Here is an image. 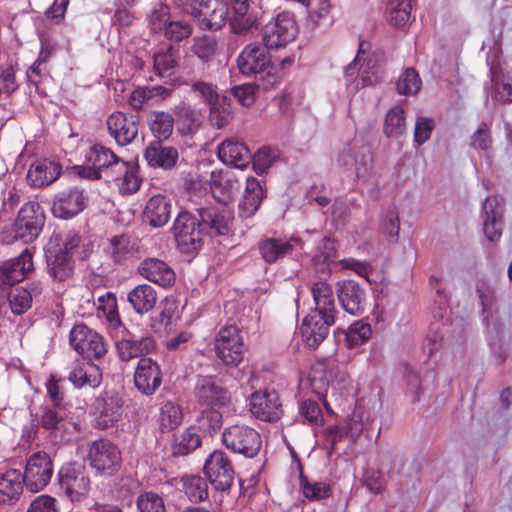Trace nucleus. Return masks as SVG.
<instances>
[{"label":"nucleus","mask_w":512,"mask_h":512,"mask_svg":"<svg viewBox=\"0 0 512 512\" xmlns=\"http://www.w3.org/2000/svg\"><path fill=\"white\" fill-rule=\"evenodd\" d=\"M406 129L404 111L396 106L390 109L384 123V134L387 137L398 138Z\"/></svg>","instance_id":"49"},{"label":"nucleus","mask_w":512,"mask_h":512,"mask_svg":"<svg viewBox=\"0 0 512 512\" xmlns=\"http://www.w3.org/2000/svg\"><path fill=\"white\" fill-rule=\"evenodd\" d=\"M266 47L256 44L247 45L237 58L238 69L245 76L264 79L270 74L271 60Z\"/></svg>","instance_id":"17"},{"label":"nucleus","mask_w":512,"mask_h":512,"mask_svg":"<svg viewBox=\"0 0 512 512\" xmlns=\"http://www.w3.org/2000/svg\"><path fill=\"white\" fill-rule=\"evenodd\" d=\"M315 309L303 319L300 326L302 341L309 348H317L335 323L336 306L333 290L326 282H316L311 289Z\"/></svg>","instance_id":"2"},{"label":"nucleus","mask_w":512,"mask_h":512,"mask_svg":"<svg viewBox=\"0 0 512 512\" xmlns=\"http://www.w3.org/2000/svg\"><path fill=\"white\" fill-rule=\"evenodd\" d=\"M195 418L197 429L212 436L217 433L223 424V416L218 408L197 407Z\"/></svg>","instance_id":"43"},{"label":"nucleus","mask_w":512,"mask_h":512,"mask_svg":"<svg viewBox=\"0 0 512 512\" xmlns=\"http://www.w3.org/2000/svg\"><path fill=\"white\" fill-rule=\"evenodd\" d=\"M371 326L363 321L353 323L346 333V341L350 348L362 345L371 336Z\"/></svg>","instance_id":"57"},{"label":"nucleus","mask_w":512,"mask_h":512,"mask_svg":"<svg viewBox=\"0 0 512 512\" xmlns=\"http://www.w3.org/2000/svg\"><path fill=\"white\" fill-rule=\"evenodd\" d=\"M171 201L164 195L151 197L144 209L143 217L152 227H162L171 217Z\"/></svg>","instance_id":"34"},{"label":"nucleus","mask_w":512,"mask_h":512,"mask_svg":"<svg viewBox=\"0 0 512 512\" xmlns=\"http://www.w3.org/2000/svg\"><path fill=\"white\" fill-rule=\"evenodd\" d=\"M171 93V88L160 85L138 87L131 93L128 101L131 107L139 110L143 108L145 104L166 99Z\"/></svg>","instance_id":"40"},{"label":"nucleus","mask_w":512,"mask_h":512,"mask_svg":"<svg viewBox=\"0 0 512 512\" xmlns=\"http://www.w3.org/2000/svg\"><path fill=\"white\" fill-rule=\"evenodd\" d=\"M225 447L246 458L255 457L261 448V436L252 427L244 424L228 426L222 433Z\"/></svg>","instance_id":"6"},{"label":"nucleus","mask_w":512,"mask_h":512,"mask_svg":"<svg viewBox=\"0 0 512 512\" xmlns=\"http://www.w3.org/2000/svg\"><path fill=\"white\" fill-rule=\"evenodd\" d=\"M240 188L239 182L234 176L211 174L210 182H203L201 179H193L190 182L189 193L191 201L193 196L202 197L208 191H211L213 196L222 203L229 202L233 195L238 192Z\"/></svg>","instance_id":"14"},{"label":"nucleus","mask_w":512,"mask_h":512,"mask_svg":"<svg viewBox=\"0 0 512 512\" xmlns=\"http://www.w3.org/2000/svg\"><path fill=\"white\" fill-rule=\"evenodd\" d=\"M87 196L77 187L58 193L52 205V213L61 219H70L79 214L86 206Z\"/></svg>","instance_id":"21"},{"label":"nucleus","mask_w":512,"mask_h":512,"mask_svg":"<svg viewBox=\"0 0 512 512\" xmlns=\"http://www.w3.org/2000/svg\"><path fill=\"white\" fill-rule=\"evenodd\" d=\"M24 482L18 469H9L0 475V504L12 505L22 494Z\"/></svg>","instance_id":"33"},{"label":"nucleus","mask_w":512,"mask_h":512,"mask_svg":"<svg viewBox=\"0 0 512 512\" xmlns=\"http://www.w3.org/2000/svg\"><path fill=\"white\" fill-rule=\"evenodd\" d=\"M120 335L115 340L117 355L121 361L150 354L155 349L154 339L150 336L137 337L132 332L120 327Z\"/></svg>","instance_id":"19"},{"label":"nucleus","mask_w":512,"mask_h":512,"mask_svg":"<svg viewBox=\"0 0 512 512\" xmlns=\"http://www.w3.org/2000/svg\"><path fill=\"white\" fill-rule=\"evenodd\" d=\"M298 34L294 14L282 11L276 14L262 29V41L268 49H278L292 42Z\"/></svg>","instance_id":"4"},{"label":"nucleus","mask_w":512,"mask_h":512,"mask_svg":"<svg viewBox=\"0 0 512 512\" xmlns=\"http://www.w3.org/2000/svg\"><path fill=\"white\" fill-rule=\"evenodd\" d=\"M47 267L50 276L57 281H66L73 274L72 255L46 249Z\"/></svg>","instance_id":"38"},{"label":"nucleus","mask_w":512,"mask_h":512,"mask_svg":"<svg viewBox=\"0 0 512 512\" xmlns=\"http://www.w3.org/2000/svg\"><path fill=\"white\" fill-rule=\"evenodd\" d=\"M59 490L72 502H80L89 495L91 481L86 467L77 461L64 463L57 473Z\"/></svg>","instance_id":"3"},{"label":"nucleus","mask_w":512,"mask_h":512,"mask_svg":"<svg viewBox=\"0 0 512 512\" xmlns=\"http://www.w3.org/2000/svg\"><path fill=\"white\" fill-rule=\"evenodd\" d=\"M183 490L188 499L198 503L208 498L207 479L199 475H185L182 477Z\"/></svg>","instance_id":"45"},{"label":"nucleus","mask_w":512,"mask_h":512,"mask_svg":"<svg viewBox=\"0 0 512 512\" xmlns=\"http://www.w3.org/2000/svg\"><path fill=\"white\" fill-rule=\"evenodd\" d=\"M491 123L481 122L476 131L470 136L471 148L488 151L492 147Z\"/></svg>","instance_id":"56"},{"label":"nucleus","mask_w":512,"mask_h":512,"mask_svg":"<svg viewBox=\"0 0 512 512\" xmlns=\"http://www.w3.org/2000/svg\"><path fill=\"white\" fill-rule=\"evenodd\" d=\"M137 271L144 279L164 288L172 286L176 279L173 269L158 258L144 259L138 265Z\"/></svg>","instance_id":"27"},{"label":"nucleus","mask_w":512,"mask_h":512,"mask_svg":"<svg viewBox=\"0 0 512 512\" xmlns=\"http://www.w3.org/2000/svg\"><path fill=\"white\" fill-rule=\"evenodd\" d=\"M278 157L279 154L277 150L263 147L259 149L253 157L251 156L253 168L257 174H263L273 165Z\"/></svg>","instance_id":"58"},{"label":"nucleus","mask_w":512,"mask_h":512,"mask_svg":"<svg viewBox=\"0 0 512 512\" xmlns=\"http://www.w3.org/2000/svg\"><path fill=\"white\" fill-rule=\"evenodd\" d=\"M134 384L142 394L153 395L162 384L160 365L150 357L140 358L134 372Z\"/></svg>","instance_id":"20"},{"label":"nucleus","mask_w":512,"mask_h":512,"mask_svg":"<svg viewBox=\"0 0 512 512\" xmlns=\"http://www.w3.org/2000/svg\"><path fill=\"white\" fill-rule=\"evenodd\" d=\"M204 474L215 490L228 492L235 479L232 461L223 450H215L208 455L204 463Z\"/></svg>","instance_id":"10"},{"label":"nucleus","mask_w":512,"mask_h":512,"mask_svg":"<svg viewBox=\"0 0 512 512\" xmlns=\"http://www.w3.org/2000/svg\"><path fill=\"white\" fill-rule=\"evenodd\" d=\"M80 243V236L73 230L54 232L49 240L47 249L57 253L71 255V251Z\"/></svg>","instance_id":"46"},{"label":"nucleus","mask_w":512,"mask_h":512,"mask_svg":"<svg viewBox=\"0 0 512 512\" xmlns=\"http://www.w3.org/2000/svg\"><path fill=\"white\" fill-rule=\"evenodd\" d=\"M160 142L151 143L145 149L144 157L151 167L171 169L178 160V151L173 147L163 146Z\"/></svg>","instance_id":"35"},{"label":"nucleus","mask_w":512,"mask_h":512,"mask_svg":"<svg viewBox=\"0 0 512 512\" xmlns=\"http://www.w3.org/2000/svg\"><path fill=\"white\" fill-rule=\"evenodd\" d=\"M123 403V399L117 394L105 393L97 397L93 403L95 428L101 430L108 429L121 421Z\"/></svg>","instance_id":"18"},{"label":"nucleus","mask_w":512,"mask_h":512,"mask_svg":"<svg viewBox=\"0 0 512 512\" xmlns=\"http://www.w3.org/2000/svg\"><path fill=\"white\" fill-rule=\"evenodd\" d=\"M183 420L181 407L171 401L164 403L160 409L159 425L162 431L176 429Z\"/></svg>","instance_id":"48"},{"label":"nucleus","mask_w":512,"mask_h":512,"mask_svg":"<svg viewBox=\"0 0 512 512\" xmlns=\"http://www.w3.org/2000/svg\"><path fill=\"white\" fill-rule=\"evenodd\" d=\"M157 292L149 284H140L127 294V301L137 314L150 312L157 303Z\"/></svg>","instance_id":"37"},{"label":"nucleus","mask_w":512,"mask_h":512,"mask_svg":"<svg viewBox=\"0 0 512 512\" xmlns=\"http://www.w3.org/2000/svg\"><path fill=\"white\" fill-rule=\"evenodd\" d=\"M361 56L358 54L344 70L346 81L351 83L358 75L361 76L363 86L376 85L384 77L382 65L378 64L375 56L370 57L365 65L359 67Z\"/></svg>","instance_id":"26"},{"label":"nucleus","mask_w":512,"mask_h":512,"mask_svg":"<svg viewBox=\"0 0 512 512\" xmlns=\"http://www.w3.org/2000/svg\"><path fill=\"white\" fill-rule=\"evenodd\" d=\"M87 458L91 468L102 476L114 475L122 463L120 449L108 439L93 441L89 447Z\"/></svg>","instance_id":"7"},{"label":"nucleus","mask_w":512,"mask_h":512,"mask_svg":"<svg viewBox=\"0 0 512 512\" xmlns=\"http://www.w3.org/2000/svg\"><path fill=\"white\" fill-rule=\"evenodd\" d=\"M39 425L47 430L57 434H62L67 430L66 412L60 406H45L41 409Z\"/></svg>","instance_id":"42"},{"label":"nucleus","mask_w":512,"mask_h":512,"mask_svg":"<svg viewBox=\"0 0 512 512\" xmlns=\"http://www.w3.org/2000/svg\"><path fill=\"white\" fill-rule=\"evenodd\" d=\"M249 406L251 413L262 421L271 422L281 415V403L274 390L254 392L250 397Z\"/></svg>","instance_id":"23"},{"label":"nucleus","mask_w":512,"mask_h":512,"mask_svg":"<svg viewBox=\"0 0 512 512\" xmlns=\"http://www.w3.org/2000/svg\"><path fill=\"white\" fill-rule=\"evenodd\" d=\"M421 87V79L413 68L406 69L397 81V91L401 95H414Z\"/></svg>","instance_id":"55"},{"label":"nucleus","mask_w":512,"mask_h":512,"mask_svg":"<svg viewBox=\"0 0 512 512\" xmlns=\"http://www.w3.org/2000/svg\"><path fill=\"white\" fill-rule=\"evenodd\" d=\"M26 512H59V510L54 497L42 494L30 502Z\"/></svg>","instance_id":"64"},{"label":"nucleus","mask_w":512,"mask_h":512,"mask_svg":"<svg viewBox=\"0 0 512 512\" xmlns=\"http://www.w3.org/2000/svg\"><path fill=\"white\" fill-rule=\"evenodd\" d=\"M338 299L342 308L353 316L361 315L365 309L366 293L364 289L352 280L338 284Z\"/></svg>","instance_id":"29"},{"label":"nucleus","mask_w":512,"mask_h":512,"mask_svg":"<svg viewBox=\"0 0 512 512\" xmlns=\"http://www.w3.org/2000/svg\"><path fill=\"white\" fill-rule=\"evenodd\" d=\"M338 165L346 171H353L359 180H367L373 168V156L369 146L348 143L338 155Z\"/></svg>","instance_id":"11"},{"label":"nucleus","mask_w":512,"mask_h":512,"mask_svg":"<svg viewBox=\"0 0 512 512\" xmlns=\"http://www.w3.org/2000/svg\"><path fill=\"white\" fill-rule=\"evenodd\" d=\"M108 249L114 261L121 262L134 252L135 245L131 241L130 236L122 234L113 236L109 240Z\"/></svg>","instance_id":"50"},{"label":"nucleus","mask_w":512,"mask_h":512,"mask_svg":"<svg viewBox=\"0 0 512 512\" xmlns=\"http://www.w3.org/2000/svg\"><path fill=\"white\" fill-rule=\"evenodd\" d=\"M86 160L102 173V177L104 181H106V176L110 173L113 166L122 159L119 158L110 148L96 144L87 152Z\"/></svg>","instance_id":"39"},{"label":"nucleus","mask_w":512,"mask_h":512,"mask_svg":"<svg viewBox=\"0 0 512 512\" xmlns=\"http://www.w3.org/2000/svg\"><path fill=\"white\" fill-rule=\"evenodd\" d=\"M217 357L227 366H238L246 350L243 336L235 325H226L219 329L214 339Z\"/></svg>","instance_id":"5"},{"label":"nucleus","mask_w":512,"mask_h":512,"mask_svg":"<svg viewBox=\"0 0 512 512\" xmlns=\"http://www.w3.org/2000/svg\"><path fill=\"white\" fill-rule=\"evenodd\" d=\"M105 182H113L123 195L133 194L140 187L136 166L124 160L117 162L113 166L110 173L106 176Z\"/></svg>","instance_id":"28"},{"label":"nucleus","mask_w":512,"mask_h":512,"mask_svg":"<svg viewBox=\"0 0 512 512\" xmlns=\"http://www.w3.org/2000/svg\"><path fill=\"white\" fill-rule=\"evenodd\" d=\"M169 7L158 3L152 9L149 15V23L154 32L164 31L169 24Z\"/></svg>","instance_id":"61"},{"label":"nucleus","mask_w":512,"mask_h":512,"mask_svg":"<svg viewBox=\"0 0 512 512\" xmlns=\"http://www.w3.org/2000/svg\"><path fill=\"white\" fill-rule=\"evenodd\" d=\"M59 163L49 160H37L31 164L27 181L33 187H43L54 182L61 174Z\"/></svg>","instance_id":"32"},{"label":"nucleus","mask_w":512,"mask_h":512,"mask_svg":"<svg viewBox=\"0 0 512 512\" xmlns=\"http://www.w3.org/2000/svg\"><path fill=\"white\" fill-rule=\"evenodd\" d=\"M308 236L316 235L318 242L315 251L312 254L313 262L316 265H325L335 257V247L333 241L326 236H320L316 233L307 232Z\"/></svg>","instance_id":"52"},{"label":"nucleus","mask_w":512,"mask_h":512,"mask_svg":"<svg viewBox=\"0 0 512 512\" xmlns=\"http://www.w3.org/2000/svg\"><path fill=\"white\" fill-rule=\"evenodd\" d=\"M310 382L313 392L327 405L326 398L329 393L335 396L338 390L347 387L350 379L347 372L336 365H320L313 369Z\"/></svg>","instance_id":"9"},{"label":"nucleus","mask_w":512,"mask_h":512,"mask_svg":"<svg viewBox=\"0 0 512 512\" xmlns=\"http://www.w3.org/2000/svg\"><path fill=\"white\" fill-rule=\"evenodd\" d=\"M217 155L224 164L240 169L247 167L251 161L250 150L235 138H228L221 142L217 149Z\"/></svg>","instance_id":"31"},{"label":"nucleus","mask_w":512,"mask_h":512,"mask_svg":"<svg viewBox=\"0 0 512 512\" xmlns=\"http://www.w3.org/2000/svg\"><path fill=\"white\" fill-rule=\"evenodd\" d=\"M111 137L120 146L130 144L138 134V122L134 116H127L122 112H113L106 121Z\"/></svg>","instance_id":"24"},{"label":"nucleus","mask_w":512,"mask_h":512,"mask_svg":"<svg viewBox=\"0 0 512 512\" xmlns=\"http://www.w3.org/2000/svg\"><path fill=\"white\" fill-rule=\"evenodd\" d=\"M411 12V0H389V21L394 26H402L408 22Z\"/></svg>","instance_id":"53"},{"label":"nucleus","mask_w":512,"mask_h":512,"mask_svg":"<svg viewBox=\"0 0 512 512\" xmlns=\"http://www.w3.org/2000/svg\"><path fill=\"white\" fill-rule=\"evenodd\" d=\"M197 215L181 211L173 224L174 237L182 253L198 251L208 236H224L230 233L233 212L226 207H198Z\"/></svg>","instance_id":"1"},{"label":"nucleus","mask_w":512,"mask_h":512,"mask_svg":"<svg viewBox=\"0 0 512 512\" xmlns=\"http://www.w3.org/2000/svg\"><path fill=\"white\" fill-rule=\"evenodd\" d=\"M149 126L159 141L166 140L173 131L174 119L168 112L154 111L149 115Z\"/></svg>","instance_id":"47"},{"label":"nucleus","mask_w":512,"mask_h":512,"mask_svg":"<svg viewBox=\"0 0 512 512\" xmlns=\"http://www.w3.org/2000/svg\"><path fill=\"white\" fill-rule=\"evenodd\" d=\"M476 293L482 306V313H487L496 301L495 288L487 281L480 280L476 284Z\"/></svg>","instance_id":"62"},{"label":"nucleus","mask_w":512,"mask_h":512,"mask_svg":"<svg viewBox=\"0 0 512 512\" xmlns=\"http://www.w3.org/2000/svg\"><path fill=\"white\" fill-rule=\"evenodd\" d=\"M193 395L196 407L228 408L232 403L231 392L213 376H199Z\"/></svg>","instance_id":"8"},{"label":"nucleus","mask_w":512,"mask_h":512,"mask_svg":"<svg viewBox=\"0 0 512 512\" xmlns=\"http://www.w3.org/2000/svg\"><path fill=\"white\" fill-rule=\"evenodd\" d=\"M264 198V191L258 179L249 177L243 197L239 203L240 215L244 218L253 216L259 209Z\"/></svg>","instance_id":"36"},{"label":"nucleus","mask_w":512,"mask_h":512,"mask_svg":"<svg viewBox=\"0 0 512 512\" xmlns=\"http://www.w3.org/2000/svg\"><path fill=\"white\" fill-rule=\"evenodd\" d=\"M45 223L44 213L38 203L29 202L22 206L12 227L13 241L33 242Z\"/></svg>","instance_id":"12"},{"label":"nucleus","mask_w":512,"mask_h":512,"mask_svg":"<svg viewBox=\"0 0 512 512\" xmlns=\"http://www.w3.org/2000/svg\"><path fill=\"white\" fill-rule=\"evenodd\" d=\"M217 49L218 42L216 38L208 35L195 37L191 47L194 55H196L203 62L210 61L215 56Z\"/></svg>","instance_id":"51"},{"label":"nucleus","mask_w":512,"mask_h":512,"mask_svg":"<svg viewBox=\"0 0 512 512\" xmlns=\"http://www.w3.org/2000/svg\"><path fill=\"white\" fill-rule=\"evenodd\" d=\"M53 461L44 451L33 453L26 461L22 479L31 493L42 491L50 482L53 475Z\"/></svg>","instance_id":"13"},{"label":"nucleus","mask_w":512,"mask_h":512,"mask_svg":"<svg viewBox=\"0 0 512 512\" xmlns=\"http://www.w3.org/2000/svg\"><path fill=\"white\" fill-rule=\"evenodd\" d=\"M139 512H166L164 500L154 492H145L137 498Z\"/></svg>","instance_id":"59"},{"label":"nucleus","mask_w":512,"mask_h":512,"mask_svg":"<svg viewBox=\"0 0 512 512\" xmlns=\"http://www.w3.org/2000/svg\"><path fill=\"white\" fill-rule=\"evenodd\" d=\"M32 270V253L26 248L18 257L0 264V280L5 285H14L22 281Z\"/></svg>","instance_id":"25"},{"label":"nucleus","mask_w":512,"mask_h":512,"mask_svg":"<svg viewBox=\"0 0 512 512\" xmlns=\"http://www.w3.org/2000/svg\"><path fill=\"white\" fill-rule=\"evenodd\" d=\"M32 297L29 291L23 288H16L9 294V303L14 314L24 313L30 306Z\"/></svg>","instance_id":"60"},{"label":"nucleus","mask_w":512,"mask_h":512,"mask_svg":"<svg viewBox=\"0 0 512 512\" xmlns=\"http://www.w3.org/2000/svg\"><path fill=\"white\" fill-rule=\"evenodd\" d=\"M179 58V50L172 46L158 50L153 57L154 72L160 77L172 74Z\"/></svg>","instance_id":"44"},{"label":"nucleus","mask_w":512,"mask_h":512,"mask_svg":"<svg viewBox=\"0 0 512 512\" xmlns=\"http://www.w3.org/2000/svg\"><path fill=\"white\" fill-rule=\"evenodd\" d=\"M68 380L77 389L96 388L102 382V372L98 365L88 360H77L73 363Z\"/></svg>","instance_id":"30"},{"label":"nucleus","mask_w":512,"mask_h":512,"mask_svg":"<svg viewBox=\"0 0 512 512\" xmlns=\"http://www.w3.org/2000/svg\"><path fill=\"white\" fill-rule=\"evenodd\" d=\"M70 344L84 358L99 359L106 354L103 337L84 324L73 327L70 332Z\"/></svg>","instance_id":"16"},{"label":"nucleus","mask_w":512,"mask_h":512,"mask_svg":"<svg viewBox=\"0 0 512 512\" xmlns=\"http://www.w3.org/2000/svg\"><path fill=\"white\" fill-rule=\"evenodd\" d=\"M229 14L224 0H195L190 15L203 30H218L225 25Z\"/></svg>","instance_id":"15"},{"label":"nucleus","mask_w":512,"mask_h":512,"mask_svg":"<svg viewBox=\"0 0 512 512\" xmlns=\"http://www.w3.org/2000/svg\"><path fill=\"white\" fill-rule=\"evenodd\" d=\"M202 439L195 426L174 435L171 452L174 456H186L201 446Z\"/></svg>","instance_id":"41"},{"label":"nucleus","mask_w":512,"mask_h":512,"mask_svg":"<svg viewBox=\"0 0 512 512\" xmlns=\"http://www.w3.org/2000/svg\"><path fill=\"white\" fill-rule=\"evenodd\" d=\"M309 240L302 238H266L259 243V251L263 259L268 263H275L278 259L292 253L296 246H299L304 253L308 251Z\"/></svg>","instance_id":"22"},{"label":"nucleus","mask_w":512,"mask_h":512,"mask_svg":"<svg viewBox=\"0 0 512 512\" xmlns=\"http://www.w3.org/2000/svg\"><path fill=\"white\" fill-rule=\"evenodd\" d=\"M98 310L103 312L112 327H121V321L117 312L116 297L112 293L108 292L98 298Z\"/></svg>","instance_id":"54"},{"label":"nucleus","mask_w":512,"mask_h":512,"mask_svg":"<svg viewBox=\"0 0 512 512\" xmlns=\"http://www.w3.org/2000/svg\"><path fill=\"white\" fill-rule=\"evenodd\" d=\"M192 92L201 98L209 107L217 105L219 102V94L216 88L207 82L198 81L192 84Z\"/></svg>","instance_id":"63"}]
</instances>
